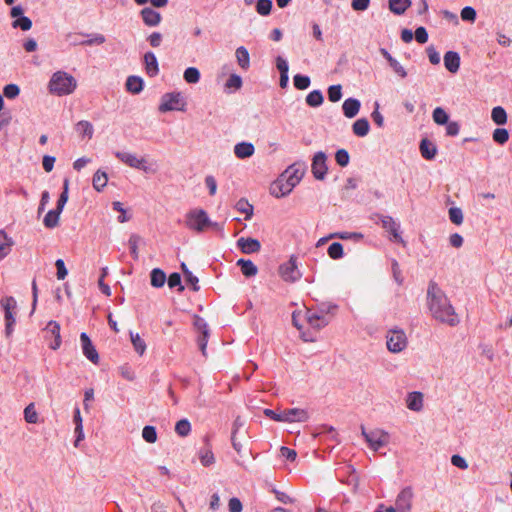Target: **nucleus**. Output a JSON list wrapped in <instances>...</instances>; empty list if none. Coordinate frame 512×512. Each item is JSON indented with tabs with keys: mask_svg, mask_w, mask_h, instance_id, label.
<instances>
[{
	"mask_svg": "<svg viewBox=\"0 0 512 512\" xmlns=\"http://www.w3.org/2000/svg\"><path fill=\"white\" fill-rule=\"evenodd\" d=\"M427 300L429 310L436 320L449 326H456L459 323L454 307L435 282L429 283Z\"/></svg>",
	"mask_w": 512,
	"mask_h": 512,
	"instance_id": "1",
	"label": "nucleus"
},
{
	"mask_svg": "<svg viewBox=\"0 0 512 512\" xmlns=\"http://www.w3.org/2000/svg\"><path fill=\"white\" fill-rule=\"evenodd\" d=\"M76 87V79L64 71L53 73L48 84L50 93L57 96L69 95L74 92Z\"/></svg>",
	"mask_w": 512,
	"mask_h": 512,
	"instance_id": "2",
	"label": "nucleus"
},
{
	"mask_svg": "<svg viewBox=\"0 0 512 512\" xmlns=\"http://www.w3.org/2000/svg\"><path fill=\"white\" fill-rule=\"evenodd\" d=\"M185 224L197 233L205 231L208 227L218 228V224L212 222L207 212L200 208L192 209L186 214Z\"/></svg>",
	"mask_w": 512,
	"mask_h": 512,
	"instance_id": "3",
	"label": "nucleus"
},
{
	"mask_svg": "<svg viewBox=\"0 0 512 512\" xmlns=\"http://www.w3.org/2000/svg\"><path fill=\"white\" fill-rule=\"evenodd\" d=\"M361 435L365 439L369 448L374 452H377L382 447L388 445L390 440V435L387 431L380 428H374L367 431L364 425H361Z\"/></svg>",
	"mask_w": 512,
	"mask_h": 512,
	"instance_id": "4",
	"label": "nucleus"
},
{
	"mask_svg": "<svg viewBox=\"0 0 512 512\" xmlns=\"http://www.w3.org/2000/svg\"><path fill=\"white\" fill-rule=\"evenodd\" d=\"M408 339L404 330L400 328L389 329L386 334V346L391 353H400L406 349Z\"/></svg>",
	"mask_w": 512,
	"mask_h": 512,
	"instance_id": "5",
	"label": "nucleus"
},
{
	"mask_svg": "<svg viewBox=\"0 0 512 512\" xmlns=\"http://www.w3.org/2000/svg\"><path fill=\"white\" fill-rule=\"evenodd\" d=\"M0 305L4 310V319H5V333L6 336H10L13 332V326L16 323V309L17 302L12 296L3 297L0 300Z\"/></svg>",
	"mask_w": 512,
	"mask_h": 512,
	"instance_id": "6",
	"label": "nucleus"
},
{
	"mask_svg": "<svg viewBox=\"0 0 512 512\" xmlns=\"http://www.w3.org/2000/svg\"><path fill=\"white\" fill-rule=\"evenodd\" d=\"M279 274L281 278L286 282H295L302 276L297 265V258L292 255L289 260L281 264L279 267Z\"/></svg>",
	"mask_w": 512,
	"mask_h": 512,
	"instance_id": "7",
	"label": "nucleus"
},
{
	"mask_svg": "<svg viewBox=\"0 0 512 512\" xmlns=\"http://www.w3.org/2000/svg\"><path fill=\"white\" fill-rule=\"evenodd\" d=\"M307 166L305 162H296L290 165L282 176L286 179L287 182L294 188L303 178L306 172Z\"/></svg>",
	"mask_w": 512,
	"mask_h": 512,
	"instance_id": "8",
	"label": "nucleus"
},
{
	"mask_svg": "<svg viewBox=\"0 0 512 512\" xmlns=\"http://www.w3.org/2000/svg\"><path fill=\"white\" fill-rule=\"evenodd\" d=\"M327 156L324 152L315 153L312 159L311 171L317 180H323L327 174Z\"/></svg>",
	"mask_w": 512,
	"mask_h": 512,
	"instance_id": "9",
	"label": "nucleus"
},
{
	"mask_svg": "<svg viewBox=\"0 0 512 512\" xmlns=\"http://www.w3.org/2000/svg\"><path fill=\"white\" fill-rule=\"evenodd\" d=\"M179 104L184 105L180 93H166L161 98L159 111L168 112L173 110H183V108L179 107Z\"/></svg>",
	"mask_w": 512,
	"mask_h": 512,
	"instance_id": "10",
	"label": "nucleus"
},
{
	"mask_svg": "<svg viewBox=\"0 0 512 512\" xmlns=\"http://www.w3.org/2000/svg\"><path fill=\"white\" fill-rule=\"evenodd\" d=\"M114 154L116 158L131 168L139 169L144 172L149 171L148 167L145 165L146 161L144 158L139 159L135 154L129 152L116 151Z\"/></svg>",
	"mask_w": 512,
	"mask_h": 512,
	"instance_id": "11",
	"label": "nucleus"
},
{
	"mask_svg": "<svg viewBox=\"0 0 512 512\" xmlns=\"http://www.w3.org/2000/svg\"><path fill=\"white\" fill-rule=\"evenodd\" d=\"M378 217L381 221L382 227L391 233L393 240L405 246V241L399 233L400 224L388 215H378Z\"/></svg>",
	"mask_w": 512,
	"mask_h": 512,
	"instance_id": "12",
	"label": "nucleus"
},
{
	"mask_svg": "<svg viewBox=\"0 0 512 512\" xmlns=\"http://www.w3.org/2000/svg\"><path fill=\"white\" fill-rule=\"evenodd\" d=\"M414 493L411 487L403 488L398 494L395 506L398 512H410Z\"/></svg>",
	"mask_w": 512,
	"mask_h": 512,
	"instance_id": "13",
	"label": "nucleus"
},
{
	"mask_svg": "<svg viewBox=\"0 0 512 512\" xmlns=\"http://www.w3.org/2000/svg\"><path fill=\"white\" fill-rule=\"evenodd\" d=\"M80 342L84 356L93 364H97L99 362V354L85 332L80 334Z\"/></svg>",
	"mask_w": 512,
	"mask_h": 512,
	"instance_id": "14",
	"label": "nucleus"
},
{
	"mask_svg": "<svg viewBox=\"0 0 512 512\" xmlns=\"http://www.w3.org/2000/svg\"><path fill=\"white\" fill-rule=\"evenodd\" d=\"M310 418L309 412L306 409L291 408L283 410V422H307Z\"/></svg>",
	"mask_w": 512,
	"mask_h": 512,
	"instance_id": "15",
	"label": "nucleus"
},
{
	"mask_svg": "<svg viewBox=\"0 0 512 512\" xmlns=\"http://www.w3.org/2000/svg\"><path fill=\"white\" fill-rule=\"evenodd\" d=\"M306 319L309 325L314 329H321L328 325L329 319L324 316V310L319 309L318 311L308 310L306 312Z\"/></svg>",
	"mask_w": 512,
	"mask_h": 512,
	"instance_id": "16",
	"label": "nucleus"
},
{
	"mask_svg": "<svg viewBox=\"0 0 512 512\" xmlns=\"http://www.w3.org/2000/svg\"><path fill=\"white\" fill-rule=\"evenodd\" d=\"M293 187L286 181V179L281 175L279 179L272 183L270 187V193L276 198L284 197L291 193Z\"/></svg>",
	"mask_w": 512,
	"mask_h": 512,
	"instance_id": "17",
	"label": "nucleus"
},
{
	"mask_svg": "<svg viewBox=\"0 0 512 512\" xmlns=\"http://www.w3.org/2000/svg\"><path fill=\"white\" fill-rule=\"evenodd\" d=\"M380 53L387 60L389 66L398 77L402 79L407 77L408 74L403 65L396 58H394L385 48H380Z\"/></svg>",
	"mask_w": 512,
	"mask_h": 512,
	"instance_id": "18",
	"label": "nucleus"
},
{
	"mask_svg": "<svg viewBox=\"0 0 512 512\" xmlns=\"http://www.w3.org/2000/svg\"><path fill=\"white\" fill-rule=\"evenodd\" d=\"M144 24L148 27H156L160 24L162 16L151 7H145L140 11Z\"/></svg>",
	"mask_w": 512,
	"mask_h": 512,
	"instance_id": "19",
	"label": "nucleus"
},
{
	"mask_svg": "<svg viewBox=\"0 0 512 512\" xmlns=\"http://www.w3.org/2000/svg\"><path fill=\"white\" fill-rule=\"evenodd\" d=\"M45 331L47 333V337L51 336L54 338V341L49 344V347L53 350H57L61 346L59 323L56 321H49L45 327Z\"/></svg>",
	"mask_w": 512,
	"mask_h": 512,
	"instance_id": "20",
	"label": "nucleus"
},
{
	"mask_svg": "<svg viewBox=\"0 0 512 512\" xmlns=\"http://www.w3.org/2000/svg\"><path fill=\"white\" fill-rule=\"evenodd\" d=\"M237 246L245 254L257 253L261 249V244L257 239L241 237L237 241Z\"/></svg>",
	"mask_w": 512,
	"mask_h": 512,
	"instance_id": "21",
	"label": "nucleus"
},
{
	"mask_svg": "<svg viewBox=\"0 0 512 512\" xmlns=\"http://www.w3.org/2000/svg\"><path fill=\"white\" fill-rule=\"evenodd\" d=\"M143 62L148 76L155 77L159 74L158 60L152 51H148L144 54Z\"/></svg>",
	"mask_w": 512,
	"mask_h": 512,
	"instance_id": "22",
	"label": "nucleus"
},
{
	"mask_svg": "<svg viewBox=\"0 0 512 512\" xmlns=\"http://www.w3.org/2000/svg\"><path fill=\"white\" fill-rule=\"evenodd\" d=\"M361 103L356 98H347L342 105L343 114L347 118H354L360 111Z\"/></svg>",
	"mask_w": 512,
	"mask_h": 512,
	"instance_id": "23",
	"label": "nucleus"
},
{
	"mask_svg": "<svg viewBox=\"0 0 512 512\" xmlns=\"http://www.w3.org/2000/svg\"><path fill=\"white\" fill-rule=\"evenodd\" d=\"M406 406L411 411L420 412L423 409V394L418 391L410 392L406 398Z\"/></svg>",
	"mask_w": 512,
	"mask_h": 512,
	"instance_id": "24",
	"label": "nucleus"
},
{
	"mask_svg": "<svg viewBox=\"0 0 512 512\" xmlns=\"http://www.w3.org/2000/svg\"><path fill=\"white\" fill-rule=\"evenodd\" d=\"M13 246L14 240L3 229H0V261L10 254Z\"/></svg>",
	"mask_w": 512,
	"mask_h": 512,
	"instance_id": "25",
	"label": "nucleus"
},
{
	"mask_svg": "<svg viewBox=\"0 0 512 512\" xmlns=\"http://www.w3.org/2000/svg\"><path fill=\"white\" fill-rule=\"evenodd\" d=\"M445 68L451 72L456 73L460 67V56L455 51H448L444 55Z\"/></svg>",
	"mask_w": 512,
	"mask_h": 512,
	"instance_id": "26",
	"label": "nucleus"
},
{
	"mask_svg": "<svg viewBox=\"0 0 512 512\" xmlns=\"http://www.w3.org/2000/svg\"><path fill=\"white\" fill-rule=\"evenodd\" d=\"M254 152V145L250 142H240L234 146V154L239 159L251 157Z\"/></svg>",
	"mask_w": 512,
	"mask_h": 512,
	"instance_id": "27",
	"label": "nucleus"
},
{
	"mask_svg": "<svg viewBox=\"0 0 512 512\" xmlns=\"http://www.w3.org/2000/svg\"><path fill=\"white\" fill-rule=\"evenodd\" d=\"M76 132L82 139H91L94 134L93 125L86 120H81L75 125Z\"/></svg>",
	"mask_w": 512,
	"mask_h": 512,
	"instance_id": "28",
	"label": "nucleus"
},
{
	"mask_svg": "<svg viewBox=\"0 0 512 512\" xmlns=\"http://www.w3.org/2000/svg\"><path fill=\"white\" fill-rule=\"evenodd\" d=\"M420 152L423 158L432 160L435 158L437 153L436 146L427 139H423L420 142Z\"/></svg>",
	"mask_w": 512,
	"mask_h": 512,
	"instance_id": "29",
	"label": "nucleus"
},
{
	"mask_svg": "<svg viewBox=\"0 0 512 512\" xmlns=\"http://www.w3.org/2000/svg\"><path fill=\"white\" fill-rule=\"evenodd\" d=\"M353 133L358 137H365L370 130L369 121L366 118L356 120L352 125Z\"/></svg>",
	"mask_w": 512,
	"mask_h": 512,
	"instance_id": "30",
	"label": "nucleus"
},
{
	"mask_svg": "<svg viewBox=\"0 0 512 512\" xmlns=\"http://www.w3.org/2000/svg\"><path fill=\"white\" fill-rule=\"evenodd\" d=\"M237 266L240 267L242 274L246 277H253L258 273L257 266L251 260L239 259Z\"/></svg>",
	"mask_w": 512,
	"mask_h": 512,
	"instance_id": "31",
	"label": "nucleus"
},
{
	"mask_svg": "<svg viewBox=\"0 0 512 512\" xmlns=\"http://www.w3.org/2000/svg\"><path fill=\"white\" fill-rule=\"evenodd\" d=\"M411 0H389V9L396 15H402L410 7Z\"/></svg>",
	"mask_w": 512,
	"mask_h": 512,
	"instance_id": "32",
	"label": "nucleus"
},
{
	"mask_svg": "<svg viewBox=\"0 0 512 512\" xmlns=\"http://www.w3.org/2000/svg\"><path fill=\"white\" fill-rule=\"evenodd\" d=\"M151 285L155 288H161L166 282V274L160 268H154L150 273Z\"/></svg>",
	"mask_w": 512,
	"mask_h": 512,
	"instance_id": "33",
	"label": "nucleus"
},
{
	"mask_svg": "<svg viewBox=\"0 0 512 512\" xmlns=\"http://www.w3.org/2000/svg\"><path fill=\"white\" fill-rule=\"evenodd\" d=\"M235 55H236L238 65L242 69H245V70L248 69L250 66V56H249L248 50L243 46L238 47L236 49Z\"/></svg>",
	"mask_w": 512,
	"mask_h": 512,
	"instance_id": "34",
	"label": "nucleus"
},
{
	"mask_svg": "<svg viewBox=\"0 0 512 512\" xmlns=\"http://www.w3.org/2000/svg\"><path fill=\"white\" fill-rule=\"evenodd\" d=\"M107 182H108V177H107L106 172H104L102 170H97L92 179L93 188L96 191L100 192L106 187Z\"/></svg>",
	"mask_w": 512,
	"mask_h": 512,
	"instance_id": "35",
	"label": "nucleus"
},
{
	"mask_svg": "<svg viewBox=\"0 0 512 512\" xmlns=\"http://www.w3.org/2000/svg\"><path fill=\"white\" fill-rule=\"evenodd\" d=\"M126 88L133 94H138L143 90V80L137 76H129L126 80Z\"/></svg>",
	"mask_w": 512,
	"mask_h": 512,
	"instance_id": "36",
	"label": "nucleus"
},
{
	"mask_svg": "<svg viewBox=\"0 0 512 512\" xmlns=\"http://www.w3.org/2000/svg\"><path fill=\"white\" fill-rule=\"evenodd\" d=\"M58 209L50 210L44 217L43 224L46 228L52 229L58 226L60 214Z\"/></svg>",
	"mask_w": 512,
	"mask_h": 512,
	"instance_id": "37",
	"label": "nucleus"
},
{
	"mask_svg": "<svg viewBox=\"0 0 512 512\" xmlns=\"http://www.w3.org/2000/svg\"><path fill=\"white\" fill-rule=\"evenodd\" d=\"M323 101L324 97L320 90H313L306 96V103L311 107H318Z\"/></svg>",
	"mask_w": 512,
	"mask_h": 512,
	"instance_id": "38",
	"label": "nucleus"
},
{
	"mask_svg": "<svg viewBox=\"0 0 512 512\" xmlns=\"http://www.w3.org/2000/svg\"><path fill=\"white\" fill-rule=\"evenodd\" d=\"M491 118L497 125H504L507 122V113L504 108L497 106L492 109Z\"/></svg>",
	"mask_w": 512,
	"mask_h": 512,
	"instance_id": "39",
	"label": "nucleus"
},
{
	"mask_svg": "<svg viewBox=\"0 0 512 512\" xmlns=\"http://www.w3.org/2000/svg\"><path fill=\"white\" fill-rule=\"evenodd\" d=\"M88 37H90V38L85 41H74L73 45H87V46L101 45L106 41L105 36L103 34H99V33L89 35Z\"/></svg>",
	"mask_w": 512,
	"mask_h": 512,
	"instance_id": "40",
	"label": "nucleus"
},
{
	"mask_svg": "<svg viewBox=\"0 0 512 512\" xmlns=\"http://www.w3.org/2000/svg\"><path fill=\"white\" fill-rule=\"evenodd\" d=\"M236 209L240 212L245 214V219L249 220L253 215V206L244 198L240 199L236 203Z\"/></svg>",
	"mask_w": 512,
	"mask_h": 512,
	"instance_id": "41",
	"label": "nucleus"
},
{
	"mask_svg": "<svg viewBox=\"0 0 512 512\" xmlns=\"http://www.w3.org/2000/svg\"><path fill=\"white\" fill-rule=\"evenodd\" d=\"M130 338H131V342L133 344L135 351L139 355H143L146 350L145 341L140 337V335L138 333L130 332Z\"/></svg>",
	"mask_w": 512,
	"mask_h": 512,
	"instance_id": "42",
	"label": "nucleus"
},
{
	"mask_svg": "<svg viewBox=\"0 0 512 512\" xmlns=\"http://www.w3.org/2000/svg\"><path fill=\"white\" fill-rule=\"evenodd\" d=\"M24 419L27 423L36 424L39 420L34 403H30L24 409Z\"/></svg>",
	"mask_w": 512,
	"mask_h": 512,
	"instance_id": "43",
	"label": "nucleus"
},
{
	"mask_svg": "<svg viewBox=\"0 0 512 512\" xmlns=\"http://www.w3.org/2000/svg\"><path fill=\"white\" fill-rule=\"evenodd\" d=\"M183 78L189 84H196L200 80V72L195 67H188L184 71Z\"/></svg>",
	"mask_w": 512,
	"mask_h": 512,
	"instance_id": "44",
	"label": "nucleus"
},
{
	"mask_svg": "<svg viewBox=\"0 0 512 512\" xmlns=\"http://www.w3.org/2000/svg\"><path fill=\"white\" fill-rule=\"evenodd\" d=\"M432 118L434 120V122L438 125H444L448 122L449 120V116L448 114L446 113V111L441 108V107H437L433 110V113H432Z\"/></svg>",
	"mask_w": 512,
	"mask_h": 512,
	"instance_id": "45",
	"label": "nucleus"
},
{
	"mask_svg": "<svg viewBox=\"0 0 512 512\" xmlns=\"http://www.w3.org/2000/svg\"><path fill=\"white\" fill-rule=\"evenodd\" d=\"M68 190H69V180L65 179L63 183V191L59 196V199L57 201L56 209H58V212H62L65 204L68 201Z\"/></svg>",
	"mask_w": 512,
	"mask_h": 512,
	"instance_id": "46",
	"label": "nucleus"
},
{
	"mask_svg": "<svg viewBox=\"0 0 512 512\" xmlns=\"http://www.w3.org/2000/svg\"><path fill=\"white\" fill-rule=\"evenodd\" d=\"M492 138L496 143L504 145L509 140V132L505 128H496L492 134Z\"/></svg>",
	"mask_w": 512,
	"mask_h": 512,
	"instance_id": "47",
	"label": "nucleus"
},
{
	"mask_svg": "<svg viewBox=\"0 0 512 512\" xmlns=\"http://www.w3.org/2000/svg\"><path fill=\"white\" fill-rule=\"evenodd\" d=\"M191 431V424L187 419L179 420L175 425V432L181 436H187Z\"/></svg>",
	"mask_w": 512,
	"mask_h": 512,
	"instance_id": "48",
	"label": "nucleus"
},
{
	"mask_svg": "<svg viewBox=\"0 0 512 512\" xmlns=\"http://www.w3.org/2000/svg\"><path fill=\"white\" fill-rule=\"evenodd\" d=\"M294 86L299 90H305L310 86L311 80L306 75L296 74L293 78Z\"/></svg>",
	"mask_w": 512,
	"mask_h": 512,
	"instance_id": "49",
	"label": "nucleus"
},
{
	"mask_svg": "<svg viewBox=\"0 0 512 512\" xmlns=\"http://www.w3.org/2000/svg\"><path fill=\"white\" fill-rule=\"evenodd\" d=\"M343 254V246L339 242L332 243L328 248V255L334 260L342 258Z\"/></svg>",
	"mask_w": 512,
	"mask_h": 512,
	"instance_id": "50",
	"label": "nucleus"
},
{
	"mask_svg": "<svg viewBox=\"0 0 512 512\" xmlns=\"http://www.w3.org/2000/svg\"><path fill=\"white\" fill-rule=\"evenodd\" d=\"M141 237L137 234H132L129 238L128 244L130 248L131 255L135 260L138 259V246L141 242Z\"/></svg>",
	"mask_w": 512,
	"mask_h": 512,
	"instance_id": "51",
	"label": "nucleus"
},
{
	"mask_svg": "<svg viewBox=\"0 0 512 512\" xmlns=\"http://www.w3.org/2000/svg\"><path fill=\"white\" fill-rule=\"evenodd\" d=\"M142 437L148 443H155L157 440V432L154 426L147 425L142 430Z\"/></svg>",
	"mask_w": 512,
	"mask_h": 512,
	"instance_id": "52",
	"label": "nucleus"
},
{
	"mask_svg": "<svg viewBox=\"0 0 512 512\" xmlns=\"http://www.w3.org/2000/svg\"><path fill=\"white\" fill-rule=\"evenodd\" d=\"M108 274V268L107 267H104L101 269V275H100V278L98 280V286H99V289L101 290V292L103 294H105L106 296H110L111 295V289L109 287V285H107L105 283V277L107 276Z\"/></svg>",
	"mask_w": 512,
	"mask_h": 512,
	"instance_id": "53",
	"label": "nucleus"
},
{
	"mask_svg": "<svg viewBox=\"0 0 512 512\" xmlns=\"http://www.w3.org/2000/svg\"><path fill=\"white\" fill-rule=\"evenodd\" d=\"M342 97V86L340 84L331 85L328 88V99L331 102H338Z\"/></svg>",
	"mask_w": 512,
	"mask_h": 512,
	"instance_id": "54",
	"label": "nucleus"
},
{
	"mask_svg": "<svg viewBox=\"0 0 512 512\" xmlns=\"http://www.w3.org/2000/svg\"><path fill=\"white\" fill-rule=\"evenodd\" d=\"M272 8V0H258L256 4V10L257 12L262 15L266 16L269 15Z\"/></svg>",
	"mask_w": 512,
	"mask_h": 512,
	"instance_id": "55",
	"label": "nucleus"
},
{
	"mask_svg": "<svg viewBox=\"0 0 512 512\" xmlns=\"http://www.w3.org/2000/svg\"><path fill=\"white\" fill-rule=\"evenodd\" d=\"M449 219L452 223L456 225H461L463 223V212L458 207H452L449 209Z\"/></svg>",
	"mask_w": 512,
	"mask_h": 512,
	"instance_id": "56",
	"label": "nucleus"
},
{
	"mask_svg": "<svg viewBox=\"0 0 512 512\" xmlns=\"http://www.w3.org/2000/svg\"><path fill=\"white\" fill-rule=\"evenodd\" d=\"M335 160L339 166L346 167L350 160L349 153L345 149H339L335 153Z\"/></svg>",
	"mask_w": 512,
	"mask_h": 512,
	"instance_id": "57",
	"label": "nucleus"
},
{
	"mask_svg": "<svg viewBox=\"0 0 512 512\" xmlns=\"http://www.w3.org/2000/svg\"><path fill=\"white\" fill-rule=\"evenodd\" d=\"M199 458L203 466H210L215 461L214 455L210 449L201 450L199 452Z\"/></svg>",
	"mask_w": 512,
	"mask_h": 512,
	"instance_id": "58",
	"label": "nucleus"
},
{
	"mask_svg": "<svg viewBox=\"0 0 512 512\" xmlns=\"http://www.w3.org/2000/svg\"><path fill=\"white\" fill-rule=\"evenodd\" d=\"M167 281H168V286L170 288L178 287V291H180V292H182L184 290V286L181 283V276L179 273L174 272V273L170 274Z\"/></svg>",
	"mask_w": 512,
	"mask_h": 512,
	"instance_id": "59",
	"label": "nucleus"
},
{
	"mask_svg": "<svg viewBox=\"0 0 512 512\" xmlns=\"http://www.w3.org/2000/svg\"><path fill=\"white\" fill-rule=\"evenodd\" d=\"M13 27H19L23 31H28L32 27V21L26 16H21L13 22Z\"/></svg>",
	"mask_w": 512,
	"mask_h": 512,
	"instance_id": "60",
	"label": "nucleus"
},
{
	"mask_svg": "<svg viewBox=\"0 0 512 512\" xmlns=\"http://www.w3.org/2000/svg\"><path fill=\"white\" fill-rule=\"evenodd\" d=\"M20 93V89L16 84H8L3 89V94L8 99L17 97Z\"/></svg>",
	"mask_w": 512,
	"mask_h": 512,
	"instance_id": "61",
	"label": "nucleus"
},
{
	"mask_svg": "<svg viewBox=\"0 0 512 512\" xmlns=\"http://www.w3.org/2000/svg\"><path fill=\"white\" fill-rule=\"evenodd\" d=\"M461 18L464 21H471V22L475 21V19H476L475 9L470 6L464 7L461 11Z\"/></svg>",
	"mask_w": 512,
	"mask_h": 512,
	"instance_id": "62",
	"label": "nucleus"
},
{
	"mask_svg": "<svg viewBox=\"0 0 512 512\" xmlns=\"http://www.w3.org/2000/svg\"><path fill=\"white\" fill-rule=\"evenodd\" d=\"M241 86H242V79L239 75H236V74H232L226 82L227 88L240 89Z\"/></svg>",
	"mask_w": 512,
	"mask_h": 512,
	"instance_id": "63",
	"label": "nucleus"
},
{
	"mask_svg": "<svg viewBox=\"0 0 512 512\" xmlns=\"http://www.w3.org/2000/svg\"><path fill=\"white\" fill-rule=\"evenodd\" d=\"M228 509L229 512H242L243 505L238 498L233 497L229 500Z\"/></svg>",
	"mask_w": 512,
	"mask_h": 512,
	"instance_id": "64",
	"label": "nucleus"
}]
</instances>
